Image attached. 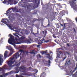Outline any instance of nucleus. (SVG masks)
<instances>
[{"label": "nucleus", "instance_id": "55", "mask_svg": "<svg viewBox=\"0 0 77 77\" xmlns=\"http://www.w3.org/2000/svg\"><path fill=\"white\" fill-rule=\"evenodd\" d=\"M0 58H2V57L1 56H0Z\"/></svg>", "mask_w": 77, "mask_h": 77}, {"label": "nucleus", "instance_id": "58", "mask_svg": "<svg viewBox=\"0 0 77 77\" xmlns=\"http://www.w3.org/2000/svg\"><path fill=\"white\" fill-rule=\"evenodd\" d=\"M7 48H8V46H6Z\"/></svg>", "mask_w": 77, "mask_h": 77}, {"label": "nucleus", "instance_id": "36", "mask_svg": "<svg viewBox=\"0 0 77 77\" xmlns=\"http://www.w3.org/2000/svg\"><path fill=\"white\" fill-rule=\"evenodd\" d=\"M41 46L39 45H37V47H40Z\"/></svg>", "mask_w": 77, "mask_h": 77}, {"label": "nucleus", "instance_id": "30", "mask_svg": "<svg viewBox=\"0 0 77 77\" xmlns=\"http://www.w3.org/2000/svg\"><path fill=\"white\" fill-rule=\"evenodd\" d=\"M53 37H54V38H56V35H55V34H54L53 35Z\"/></svg>", "mask_w": 77, "mask_h": 77}, {"label": "nucleus", "instance_id": "61", "mask_svg": "<svg viewBox=\"0 0 77 77\" xmlns=\"http://www.w3.org/2000/svg\"><path fill=\"white\" fill-rule=\"evenodd\" d=\"M75 45L76 46V45Z\"/></svg>", "mask_w": 77, "mask_h": 77}, {"label": "nucleus", "instance_id": "44", "mask_svg": "<svg viewBox=\"0 0 77 77\" xmlns=\"http://www.w3.org/2000/svg\"><path fill=\"white\" fill-rule=\"evenodd\" d=\"M6 75H8V73H7L5 74Z\"/></svg>", "mask_w": 77, "mask_h": 77}, {"label": "nucleus", "instance_id": "32", "mask_svg": "<svg viewBox=\"0 0 77 77\" xmlns=\"http://www.w3.org/2000/svg\"><path fill=\"white\" fill-rule=\"evenodd\" d=\"M43 70H44V71H46V67H45L44 68Z\"/></svg>", "mask_w": 77, "mask_h": 77}, {"label": "nucleus", "instance_id": "24", "mask_svg": "<svg viewBox=\"0 0 77 77\" xmlns=\"http://www.w3.org/2000/svg\"><path fill=\"white\" fill-rule=\"evenodd\" d=\"M30 18H26V20L28 21H30Z\"/></svg>", "mask_w": 77, "mask_h": 77}, {"label": "nucleus", "instance_id": "59", "mask_svg": "<svg viewBox=\"0 0 77 77\" xmlns=\"http://www.w3.org/2000/svg\"><path fill=\"white\" fill-rule=\"evenodd\" d=\"M46 33H47V31H46Z\"/></svg>", "mask_w": 77, "mask_h": 77}, {"label": "nucleus", "instance_id": "1", "mask_svg": "<svg viewBox=\"0 0 77 77\" xmlns=\"http://www.w3.org/2000/svg\"><path fill=\"white\" fill-rule=\"evenodd\" d=\"M13 35H15L17 37L19 38L18 39L17 38H15V40L17 42V43L15 42V40L14 36V35H12L11 34H10L9 35V36L10 37V38L8 39V42L10 44L13 45V44H21L22 42H27V43L30 44L31 43L30 41L31 39H26V38L25 37H23L19 38L20 37L17 34H14Z\"/></svg>", "mask_w": 77, "mask_h": 77}, {"label": "nucleus", "instance_id": "43", "mask_svg": "<svg viewBox=\"0 0 77 77\" xmlns=\"http://www.w3.org/2000/svg\"><path fill=\"white\" fill-rule=\"evenodd\" d=\"M67 46H69V44L68 43L67 44Z\"/></svg>", "mask_w": 77, "mask_h": 77}, {"label": "nucleus", "instance_id": "18", "mask_svg": "<svg viewBox=\"0 0 77 77\" xmlns=\"http://www.w3.org/2000/svg\"><path fill=\"white\" fill-rule=\"evenodd\" d=\"M12 11L14 12H17V9L15 8L12 9Z\"/></svg>", "mask_w": 77, "mask_h": 77}, {"label": "nucleus", "instance_id": "9", "mask_svg": "<svg viewBox=\"0 0 77 77\" xmlns=\"http://www.w3.org/2000/svg\"><path fill=\"white\" fill-rule=\"evenodd\" d=\"M11 10V9L9 8L7 11H6V13H5V14H6L7 15H10L11 14V13H12V11H10Z\"/></svg>", "mask_w": 77, "mask_h": 77}, {"label": "nucleus", "instance_id": "50", "mask_svg": "<svg viewBox=\"0 0 77 77\" xmlns=\"http://www.w3.org/2000/svg\"><path fill=\"white\" fill-rule=\"evenodd\" d=\"M19 70L21 72H24V71H20V70Z\"/></svg>", "mask_w": 77, "mask_h": 77}, {"label": "nucleus", "instance_id": "49", "mask_svg": "<svg viewBox=\"0 0 77 77\" xmlns=\"http://www.w3.org/2000/svg\"><path fill=\"white\" fill-rule=\"evenodd\" d=\"M50 53H52V54H53V52H51V51H50Z\"/></svg>", "mask_w": 77, "mask_h": 77}, {"label": "nucleus", "instance_id": "31", "mask_svg": "<svg viewBox=\"0 0 77 77\" xmlns=\"http://www.w3.org/2000/svg\"><path fill=\"white\" fill-rule=\"evenodd\" d=\"M66 28V26H65V23L64 24V29Z\"/></svg>", "mask_w": 77, "mask_h": 77}, {"label": "nucleus", "instance_id": "17", "mask_svg": "<svg viewBox=\"0 0 77 77\" xmlns=\"http://www.w3.org/2000/svg\"><path fill=\"white\" fill-rule=\"evenodd\" d=\"M46 55L48 56V59H51V57L50 56V55L49 54H47Z\"/></svg>", "mask_w": 77, "mask_h": 77}, {"label": "nucleus", "instance_id": "64", "mask_svg": "<svg viewBox=\"0 0 77 77\" xmlns=\"http://www.w3.org/2000/svg\"><path fill=\"white\" fill-rule=\"evenodd\" d=\"M48 53V52H47V53Z\"/></svg>", "mask_w": 77, "mask_h": 77}, {"label": "nucleus", "instance_id": "38", "mask_svg": "<svg viewBox=\"0 0 77 77\" xmlns=\"http://www.w3.org/2000/svg\"><path fill=\"white\" fill-rule=\"evenodd\" d=\"M66 53L67 54H69V53L68 52H66Z\"/></svg>", "mask_w": 77, "mask_h": 77}, {"label": "nucleus", "instance_id": "57", "mask_svg": "<svg viewBox=\"0 0 77 77\" xmlns=\"http://www.w3.org/2000/svg\"><path fill=\"white\" fill-rule=\"evenodd\" d=\"M58 50H60V48H59L58 49Z\"/></svg>", "mask_w": 77, "mask_h": 77}, {"label": "nucleus", "instance_id": "42", "mask_svg": "<svg viewBox=\"0 0 77 77\" xmlns=\"http://www.w3.org/2000/svg\"><path fill=\"white\" fill-rule=\"evenodd\" d=\"M40 77H43V75H41L40 76Z\"/></svg>", "mask_w": 77, "mask_h": 77}, {"label": "nucleus", "instance_id": "40", "mask_svg": "<svg viewBox=\"0 0 77 77\" xmlns=\"http://www.w3.org/2000/svg\"><path fill=\"white\" fill-rule=\"evenodd\" d=\"M36 21V19H34L33 20V21H34V22H35V21Z\"/></svg>", "mask_w": 77, "mask_h": 77}, {"label": "nucleus", "instance_id": "46", "mask_svg": "<svg viewBox=\"0 0 77 77\" xmlns=\"http://www.w3.org/2000/svg\"><path fill=\"white\" fill-rule=\"evenodd\" d=\"M75 20L77 22V17L75 18Z\"/></svg>", "mask_w": 77, "mask_h": 77}, {"label": "nucleus", "instance_id": "6", "mask_svg": "<svg viewBox=\"0 0 77 77\" xmlns=\"http://www.w3.org/2000/svg\"><path fill=\"white\" fill-rule=\"evenodd\" d=\"M8 49L10 51L9 54L8 56H11L12 54L14 53V50L13 49V48H12V47L11 46H10L8 47Z\"/></svg>", "mask_w": 77, "mask_h": 77}, {"label": "nucleus", "instance_id": "11", "mask_svg": "<svg viewBox=\"0 0 77 77\" xmlns=\"http://www.w3.org/2000/svg\"><path fill=\"white\" fill-rule=\"evenodd\" d=\"M11 0H4V1L3 2V3L6 4V3H8V5L9 4V2H11Z\"/></svg>", "mask_w": 77, "mask_h": 77}, {"label": "nucleus", "instance_id": "45", "mask_svg": "<svg viewBox=\"0 0 77 77\" xmlns=\"http://www.w3.org/2000/svg\"><path fill=\"white\" fill-rule=\"evenodd\" d=\"M45 53H47V50H46L45 51Z\"/></svg>", "mask_w": 77, "mask_h": 77}, {"label": "nucleus", "instance_id": "54", "mask_svg": "<svg viewBox=\"0 0 77 77\" xmlns=\"http://www.w3.org/2000/svg\"><path fill=\"white\" fill-rule=\"evenodd\" d=\"M66 59V57L64 58V59Z\"/></svg>", "mask_w": 77, "mask_h": 77}, {"label": "nucleus", "instance_id": "14", "mask_svg": "<svg viewBox=\"0 0 77 77\" xmlns=\"http://www.w3.org/2000/svg\"><path fill=\"white\" fill-rule=\"evenodd\" d=\"M8 51H5L4 54V57H7L8 56Z\"/></svg>", "mask_w": 77, "mask_h": 77}, {"label": "nucleus", "instance_id": "23", "mask_svg": "<svg viewBox=\"0 0 77 77\" xmlns=\"http://www.w3.org/2000/svg\"><path fill=\"white\" fill-rule=\"evenodd\" d=\"M20 64H21V62H19L17 65H16L17 66H20Z\"/></svg>", "mask_w": 77, "mask_h": 77}, {"label": "nucleus", "instance_id": "26", "mask_svg": "<svg viewBox=\"0 0 77 77\" xmlns=\"http://www.w3.org/2000/svg\"><path fill=\"white\" fill-rule=\"evenodd\" d=\"M17 3H18V2H17V1H14V5H16V4Z\"/></svg>", "mask_w": 77, "mask_h": 77}, {"label": "nucleus", "instance_id": "3", "mask_svg": "<svg viewBox=\"0 0 77 77\" xmlns=\"http://www.w3.org/2000/svg\"><path fill=\"white\" fill-rule=\"evenodd\" d=\"M77 0H70L68 1L67 3L75 11H77V5L76 4Z\"/></svg>", "mask_w": 77, "mask_h": 77}, {"label": "nucleus", "instance_id": "53", "mask_svg": "<svg viewBox=\"0 0 77 77\" xmlns=\"http://www.w3.org/2000/svg\"><path fill=\"white\" fill-rule=\"evenodd\" d=\"M39 34L38 32H37L35 33V34Z\"/></svg>", "mask_w": 77, "mask_h": 77}, {"label": "nucleus", "instance_id": "12", "mask_svg": "<svg viewBox=\"0 0 77 77\" xmlns=\"http://www.w3.org/2000/svg\"><path fill=\"white\" fill-rule=\"evenodd\" d=\"M19 69H22V70H26V68L24 67L23 66H21L19 68Z\"/></svg>", "mask_w": 77, "mask_h": 77}, {"label": "nucleus", "instance_id": "35", "mask_svg": "<svg viewBox=\"0 0 77 77\" xmlns=\"http://www.w3.org/2000/svg\"><path fill=\"white\" fill-rule=\"evenodd\" d=\"M54 41H55V42H56L57 44H58V43H59L57 41H56V40H55Z\"/></svg>", "mask_w": 77, "mask_h": 77}, {"label": "nucleus", "instance_id": "10", "mask_svg": "<svg viewBox=\"0 0 77 77\" xmlns=\"http://www.w3.org/2000/svg\"><path fill=\"white\" fill-rule=\"evenodd\" d=\"M21 33L22 34H25V35H29V32L27 30H23V31H21Z\"/></svg>", "mask_w": 77, "mask_h": 77}, {"label": "nucleus", "instance_id": "47", "mask_svg": "<svg viewBox=\"0 0 77 77\" xmlns=\"http://www.w3.org/2000/svg\"><path fill=\"white\" fill-rule=\"evenodd\" d=\"M16 77H20V76H19L18 75H16Z\"/></svg>", "mask_w": 77, "mask_h": 77}, {"label": "nucleus", "instance_id": "20", "mask_svg": "<svg viewBox=\"0 0 77 77\" xmlns=\"http://www.w3.org/2000/svg\"><path fill=\"white\" fill-rule=\"evenodd\" d=\"M2 58H0V66L1 65H2Z\"/></svg>", "mask_w": 77, "mask_h": 77}, {"label": "nucleus", "instance_id": "28", "mask_svg": "<svg viewBox=\"0 0 77 77\" xmlns=\"http://www.w3.org/2000/svg\"><path fill=\"white\" fill-rule=\"evenodd\" d=\"M34 71H35V73H37V72H38V70H36V69H34Z\"/></svg>", "mask_w": 77, "mask_h": 77}, {"label": "nucleus", "instance_id": "33", "mask_svg": "<svg viewBox=\"0 0 77 77\" xmlns=\"http://www.w3.org/2000/svg\"><path fill=\"white\" fill-rule=\"evenodd\" d=\"M60 54H58L57 55V57H60Z\"/></svg>", "mask_w": 77, "mask_h": 77}, {"label": "nucleus", "instance_id": "16", "mask_svg": "<svg viewBox=\"0 0 77 77\" xmlns=\"http://www.w3.org/2000/svg\"><path fill=\"white\" fill-rule=\"evenodd\" d=\"M71 61V60H69L68 61H68H66V63H65V65H66V64H67V65H70V62Z\"/></svg>", "mask_w": 77, "mask_h": 77}, {"label": "nucleus", "instance_id": "39", "mask_svg": "<svg viewBox=\"0 0 77 77\" xmlns=\"http://www.w3.org/2000/svg\"><path fill=\"white\" fill-rule=\"evenodd\" d=\"M60 26H61L62 27H63V24H61V23H60Z\"/></svg>", "mask_w": 77, "mask_h": 77}, {"label": "nucleus", "instance_id": "5", "mask_svg": "<svg viewBox=\"0 0 77 77\" xmlns=\"http://www.w3.org/2000/svg\"><path fill=\"white\" fill-rule=\"evenodd\" d=\"M2 20L1 22H2L3 23H4L5 24H6L8 27H9L10 28L11 30H14V28H12V26H11L10 25H8V22H9V20L8 19H2ZM7 21V22H6Z\"/></svg>", "mask_w": 77, "mask_h": 77}, {"label": "nucleus", "instance_id": "48", "mask_svg": "<svg viewBox=\"0 0 77 77\" xmlns=\"http://www.w3.org/2000/svg\"><path fill=\"white\" fill-rule=\"evenodd\" d=\"M74 30L75 32V29H74Z\"/></svg>", "mask_w": 77, "mask_h": 77}, {"label": "nucleus", "instance_id": "34", "mask_svg": "<svg viewBox=\"0 0 77 77\" xmlns=\"http://www.w3.org/2000/svg\"><path fill=\"white\" fill-rule=\"evenodd\" d=\"M48 61L49 63H51V61H50V60H48Z\"/></svg>", "mask_w": 77, "mask_h": 77}, {"label": "nucleus", "instance_id": "63", "mask_svg": "<svg viewBox=\"0 0 77 77\" xmlns=\"http://www.w3.org/2000/svg\"><path fill=\"white\" fill-rule=\"evenodd\" d=\"M1 0V1H3V0Z\"/></svg>", "mask_w": 77, "mask_h": 77}, {"label": "nucleus", "instance_id": "25", "mask_svg": "<svg viewBox=\"0 0 77 77\" xmlns=\"http://www.w3.org/2000/svg\"><path fill=\"white\" fill-rule=\"evenodd\" d=\"M31 54H35V53L34 51H32L30 52Z\"/></svg>", "mask_w": 77, "mask_h": 77}, {"label": "nucleus", "instance_id": "51", "mask_svg": "<svg viewBox=\"0 0 77 77\" xmlns=\"http://www.w3.org/2000/svg\"><path fill=\"white\" fill-rule=\"evenodd\" d=\"M50 5L51 6H53V5H52L51 4H50Z\"/></svg>", "mask_w": 77, "mask_h": 77}, {"label": "nucleus", "instance_id": "22", "mask_svg": "<svg viewBox=\"0 0 77 77\" xmlns=\"http://www.w3.org/2000/svg\"><path fill=\"white\" fill-rule=\"evenodd\" d=\"M51 31L52 33H54L55 32V29L54 28H52L51 29Z\"/></svg>", "mask_w": 77, "mask_h": 77}, {"label": "nucleus", "instance_id": "56", "mask_svg": "<svg viewBox=\"0 0 77 77\" xmlns=\"http://www.w3.org/2000/svg\"><path fill=\"white\" fill-rule=\"evenodd\" d=\"M55 14H57V12H55Z\"/></svg>", "mask_w": 77, "mask_h": 77}, {"label": "nucleus", "instance_id": "8", "mask_svg": "<svg viewBox=\"0 0 77 77\" xmlns=\"http://www.w3.org/2000/svg\"><path fill=\"white\" fill-rule=\"evenodd\" d=\"M8 66H6V65H4L2 68H0V71H2L3 72V70L5 72V69H8Z\"/></svg>", "mask_w": 77, "mask_h": 77}, {"label": "nucleus", "instance_id": "29", "mask_svg": "<svg viewBox=\"0 0 77 77\" xmlns=\"http://www.w3.org/2000/svg\"><path fill=\"white\" fill-rule=\"evenodd\" d=\"M58 52L59 53H60V54H62V51H59Z\"/></svg>", "mask_w": 77, "mask_h": 77}, {"label": "nucleus", "instance_id": "4", "mask_svg": "<svg viewBox=\"0 0 77 77\" xmlns=\"http://www.w3.org/2000/svg\"><path fill=\"white\" fill-rule=\"evenodd\" d=\"M21 2H20L19 3V5H21L22 7L23 8H27L28 11L29 12L31 11V9H30V6L29 5H27V3L25 2L26 0H21Z\"/></svg>", "mask_w": 77, "mask_h": 77}, {"label": "nucleus", "instance_id": "13", "mask_svg": "<svg viewBox=\"0 0 77 77\" xmlns=\"http://www.w3.org/2000/svg\"><path fill=\"white\" fill-rule=\"evenodd\" d=\"M1 74L2 75H1L0 76V77H3L5 75V72H4V70H2V72L1 71Z\"/></svg>", "mask_w": 77, "mask_h": 77}, {"label": "nucleus", "instance_id": "52", "mask_svg": "<svg viewBox=\"0 0 77 77\" xmlns=\"http://www.w3.org/2000/svg\"><path fill=\"white\" fill-rule=\"evenodd\" d=\"M36 14V13H34L33 14Z\"/></svg>", "mask_w": 77, "mask_h": 77}, {"label": "nucleus", "instance_id": "27", "mask_svg": "<svg viewBox=\"0 0 77 77\" xmlns=\"http://www.w3.org/2000/svg\"><path fill=\"white\" fill-rule=\"evenodd\" d=\"M46 53V52H45V51H43L42 52V54L43 55H44V54H45Z\"/></svg>", "mask_w": 77, "mask_h": 77}, {"label": "nucleus", "instance_id": "21", "mask_svg": "<svg viewBox=\"0 0 77 77\" xmlns=\"http://www.w3.org/2000/svg\"><path fill=\"white\" fill-rule=\"evenodd\" d=\"M50 23L49 22L48 24L47 25V26H46V28H47V27H49V26H51L50 24Z\"/></svg>", "mask_w": 77, "mask_h": 77}, {"label": "nucleus", "instance_id": "62", "mask_svg": "<svg viewBox=\"0 0 77 77\" xmlns=\"http://www.w3.org/2000/svg\"><path fill=\"white\" fill-rule=\"evenodd\" d=\"M57 30H58V29H57Z\"/></svg>", "mask_w": 77, "mask_h": 77}, {"label": "nucleus", "instance_id": "15", "mask_svg": "<svg viewBox=\"0 0 77 77\" xmlns=\"http://www.w3.org/2000/svg\"><path fill=\"white\" fill-rule=\"evenodd\" d=\"M16 71L15 73H17L19 72V68L17 67L15 68Z\"/></svg>", "mask_w": 77, "mask_h": 77}, {"label": "nucleus", "instance_id": "37", "mask_svg": "<svg viewBox=\"0 0 77 77\" xmlns=\"http://www.w3.org/2000/svg\"><path fill=\"white\" fill-rule=\"evenodd\" d=\"M34 0V2H35V3H36V2H37V1L38 0Z\"/></svg>", "mask_w": 77, "mask_h": 77}, {"label": "nucleus", "instance_id": "7", "mask_svg": "<svg viewBox=\"0 0 77 77\" xmlns=\"http://www.w3.org/2000/svg\"><path fill=\"white\" fill-rule=\"evenodd\" d=\"M40 41L41 42H40V44H42L44 43L50 42L51 41V39L45 40V39H44V38H43L41 40H40Z\"/></svg>", "mask_w": 77, "mask_h": 77}, {"label": "nucleus", "instance_id": "41", "mask_svg": "<svg viewBox=\"0 0 77 77\" xmlns=\"http://www.w3.org/2000/svg\"><path fill=\"white\" fill-rule=\"evenodd\" d=\"M75 43L76 44H77V40H76L75 42Z\"/></svg>", "mask_w": 77, "mask_h": 77}, {"label": "nucleus", "instance_id": "19", "mask_svg": "<svg viewBox=\"0 0 77 77\" xmlns=\"http://www.w3.org/2000/svg\"><path fill=\"white\" fill-rule=\"evenodd\" d=\"M37 57L38 58H41V54H38L37 55Z\"/></svg>", "mask_w": 77, "mask_h": 77}, {"label": "nucleus", "instance_id": "2", "mask_svg": "<svg viewBox=\"0 0 77 77\" xmlns=\"http://www.w3.org/2000/svg\"><path fill=\"white\" fill-rule=\"evenodd\" d=\"M22 53L23 54L26 53L27 54V53H28V51H24L23 50L20 49L19 51L15 53V54L14 55L13 57L11 58L10 60L7 62L8 66L10 67V68H11L12 67V66H14V65L12 66V64L14 63V62H15V60H14V61H13V60H14V59H17L18 57H19L20 56L21 54Z\"/></svg>", "mask_w": 77, "mask_h": 77}, {"label": "nucleus", "instance_id": "60", "mask_svg": "<svg viewBox=\"0 0 77 77\" xmlns=\"http://www.w3.org/2000/svg\"><path fill=\"white\" fill-rule=\"evenodd\" d=\"M43 33H44V31H43Z\"/></svg>", "mask_w": 77, "mask_h": 77}]
</instances>
